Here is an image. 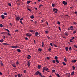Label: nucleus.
Instances as JSON below:
<instances>
[{
	"instance_id": "obj_54",
	"label": "nucleus",
	"mask_w": 77,
	"mask_h": 77,
	"mask_svg": "<svg viewBox=\"0 0 77 77\" xmlns=\"http://www.w3.org/2000/svg\"><path fill=\"white\" fill-rule=\"evenodd\" d=\"M42 45H44V42H43L42 43Z\"/></svg>"
},
{
	"instance_id": "obj_39",
	"label": "nucleus",
	"mask_w": 77,
	"mask_h": 77,
	"mask_svg": "<svg viewBox=\"0 0 77 77\" xmlns=\"http://www.w3.org/2000/svg\"><path fill=\"white\" fill-rule=\"evenodd\" d=\"M38 74H39V75H40L41 76H42V74H41V73L39 72Z\"/></svg>"
},
{
	"instance_id": "obj_23",
	"label": "nucleus",
	"mask_w": 77,
	"mask_h": 77,
	"mask_svg": "<svg viewBox=\"0 0 77 77\" xmlns=\"http://www.w3.org/2000/svg\"><path fill=\"white\" fill-rule=\"evenodd\" d=\"M64 60L65 62H67V60H66V58H64Z\"/></svg>"
},
{
	"instance_id": "obj_1",
	"label": "nucleus",
	"mask_w": 77,
	"mask_h": 77,
	"mask_svg": "<svg viewBox=\"0 0 77 77\" xmlns=\"http://www.w3.org/2000/svg\"><path fill=\"white\" fill-rule=\"evenodd\" d=\"M20 18H21V17L19 16L17 17H16V21H19V20H20Z\"/></svg>"
},
{
	"instance_id": "obj_3",
	"label": "nucleus",
	"mask_w": 77,
	"mask_h": 77,
	"mask_svg": "<svg viewBox=\"0 0 77 77\" xmlns=\"http://www.w3.org/2000/svg\"><path fill=\"white\" fill-rule=\"evenodd\" d=\"M58 10H57V9H56V8H54L53 9V11L55 13H57V11Z\"/></svg>"
},
{
	"instance_id": "obj_31",
	"label": "nucleus",
	"mask_w": 77,
	"mask_h": 77,
	"mask_svg": "<svg viewBox=\"0 0 77 77\" xmlns=\"http://www.w3.org/2000/svg\"><path fill=\"white\" fill-rule=\"evenodd\" d=\"M43 5H40L39 6V8H40L41 6H43Z\"/></svg>"
},
{
	"instance_id": "obj_41",
	"label": "nucleus",
	"mask_w": 77,
	"mask_h": 77,
	"mask_svg": "<svg viewBox=\"0 0 77 77\" xmlns=\"http://www.w3.org/2000/svg\"><path fill=\"white\" fill-rule=\"evenodd\" d=\"M57 24H58L59 25V24H60V22L59 21H58L57 22Z\"/></svg>"
},
{
	"instance_id": "obj_14",
	"label": "nucleus",
	"mask_w": 77,
	"mask_h": 77,
	"mask_svg": "<svg viewBox=\"0 0 77 77\" xmlns=\"http://www.w3.org/2000/svg\"><path fill=\"white\" fill-rule=\"evenodd\" d=\"M39 35V33H38V32H36L35 33V36H38Z\"/></svg>"
},
{
	"instance_id": "obj_18",
	"label": "nucleus",
	"mask_w": 77,
	"mask_h": 77,
	"mask_svg": "<svg viewBox=\"0 0 77 77\" xmlns=\"http://www.w3.org/2000/svg\"><path fill=\"white\" fill-rule=\"evenodd\" d=\"M74 71H73L71 73V75H74Z\"/></svg>"
},
{
	"instance_id": "obj_62",
	"label": "nucleus",
	"mask_w": 77,
	"mask_h": 77,
	"mask_svg": "<svg viewBox=\"0 0 77 77\" xmlns=\"http://www.w3.org/2000/svg\"><path fill=\"white\" fill-rule=\"evenodd\" d=\"M23 20V18H21V19H20V20L21 21V20Z\"/></svg>"
},
{
	"instance_id": "obj_60",
	"label": "nucleus",
	"mask_w": 77,
	"mask_h": 77,
	"mask_svg": "<svg viewBox=\"0 0 77 77\" xmlns=\"http://www.w3.org/2000/svg\"><path fill=\"white\" fill-rule=\"evenodd\" d=\"M71 47H70L69 48V50H71Z\"/></svg>"
},
{
	"instance_id": "obj_37",
	"label": "nucleus",
	"mask_w": 77,
	"mask_h": 77,
	"mask_svg": "<svg viewBox=\"0 0 77 77\" xmlns=\"http://www.w3.org/2000/svg\"><path fill=\"white\" fill-rule=\"evenodd\" d=\"M63 64L64 65H66V63H65V62H63Z\"/></svg>"
},
{
	"instance_id": "obj_32",
	"label": "nucleus",
	"mask_w": 77,
	"mask_h": 77,
	"mask_svg": "<svg viewBox=\"0 0 77 77\" xmlns=\"http://www.w3.org/2000/svg\"><path fill=\"white\" fill-rule=\"evenodd\" d=\"M75 33H76V30L74 31L73 32V33H74V34H75Z\"/></svg>"
},
{
	"instance_id": "obj_28",
	"label": "nucleus",
	"mask_w": 77,
	"mask_h": 77,
	"mask_svg": "<svg viewBox=\"0 0 77 77\" xmlns=\"http://www.w3.org/2000/svg\"><path fill=\"white\" fill-rule=\"evenodd\" d=\"M18 77H21V75L20 74H18L17 75Z\"/></svg>"
},
{
	"instance_id": "obj_9",
	"label": "nucleus",
	"mask_w": 77,
	"mask_h": 77,
	"mask_svg": "<svg viewBox=\"0 0 77 77\" xmlns=\"http://www.w3.org/2000/svg\"><path fill=\"white\" fill-rule=\"evenodd\" d=\"M55 74H56V75L58 77H61L60 76V75H59V73H55Z\"/></svg>"
},
{
	"instance_id": "obj_43",
	"label": "nucleus",
	"mask_w": 77,
	"mask_h": 77,
	"mask_svg": "<svg viewBox=\"0 0 77 77\" xmlns=\"http://www.w3.org/2000/svg\"><path fill=\"white\" fill-rule=\"evenodd\" d=\"M3 44V45H7V43H4Z\"/></svg>"
},
{
	"instance_id": "obj_51",
	"label": "nucleus",
	"mask_w": 77,
	"mask_h": 77,
	"mask_svg": "<svg viewBox=\"0 0 77 77\" xmlns=\"http://www.w3.org/2000/svg\"><path fill=\"white\" fill-rule=\"evenodd\" d=\"M18 30L17 29H16L15 30V32H18Z\"/></svg>"
},
{
	"instance_id": "obj_53",
	"label": "nucleus",
	"mask_w": 77,
	"mask_h": 77,
	"mask_svg": "<svg viewBox=\"0 0 77 77\" xmlns=\"http://www.w3.org/2000/svg\"><path fill=\"white\" fill-rule=\"evenodd\" d=\"M74 47H75V48H77V46H76V45H74Z\"/></svg>"
},
{
	"instance_id": "obj_16",
	"label": "nucleus",
	"mask_w": 77,
	"mask_h": 77,
	"mask_svg": "<svg viewBox=\"0 0 77 77\" xmlns=\"http://www.w3.org/2000/svg\"><path fill=\"white\" fill-rule=\"evenodd\" d=\"M38 69H40L41 68V65H38Z\"/></svg>"
},
{
	"instance_id": "obj_55",
	"label": "nucleus",
	"mask_w": 77,
	"mask_h": 77,
	"mask_svg": "<svg viewBox=\"0 0 77 77\" xmlns=\"http://www.w3.org/2000/svg\"><path fill=\"white\" fill-rule=\"evenodd\" d=\"M25 39H26V40H28V38L26 37L25 38Z\"/></svg>"
},
{
	"instance_id": "obj_2",
	"label": "nucleus",
	"mask_w": 77,
	"mask_h": 77,
	"mask_svg": "<svg viewBox=\"0 0 77 77\" xmlns=\"http://www.w3.org/2000/svg\"><path fill=\"white\" fill-rule=\"evenodd\" d=\"M58 58V57L57 56H55V59L56 60V61L57 63H59V60H57V59Z\"/></svg>"
},
{
	"instance_id": "obj_20",
	"label": "nucleus",
	"mask_w": 77,
	"mask_h": 77,
	"mask_svg": "<svg viewBox=\"0 0 77 77\" xmlns=\"http://www.w3.org/2000/svg\"><path fill=\"white\" fill-rule=\"evenodd\" d=\"M17 50L18 52H21V50L20 49H18Z\"/></svg>"
},
{
	"instance_id": "obj_61",
	"label": "nucleus",
	"mask_w": 77,
	"mask_h": 77,
	"mask_svg": "<svg viewBox=\"0 0 77 77\" xmlns=\"http://www.w3.org/2000/svg\"><path fill=\"white\" fill-rule=\"evenodd\" d=\"M29 31L31 32H33V30H29Z\"/></svg>"
},
{
	"instance_id": "obj_45",
	"label": "nucleus",
	"mask_w": 77,
	"mask_h": 77,
	"mask_svg": "<svg viewBox=\"0 0 77 77\" xmlns=\"http://www.w3.org/2000/svg\"><path fill=\"white\" fill-rule=\"evenodd\" d=\"M50 45H51V47H52V46H53V44L51 43H50Z\"/></svg>"
},
{
	"instance_id": "obj_35",
	"label": "nucleus",
	"mask_w": 77,
	"mask_h": 77,
	"mask_svg": "<svg viewBox=\"0 0 77 77\" xmlns=\"http://www.w3.org/2000/svg\"><path fill=\"white\" fill-rule=\"evenodd\" d=\"M52 6L53 8H54V4H52Z\"/></svg>"
},
{
	"instance_id": "obj_30",
	"label": "nucleus",
	"mask_w": 77,
	"mask_h": 77,
	"mask_svg": "<svg viewBox=\"0 0 77 77\" xmlns=\"http://www.w3.org/2000/svg\"><path fill=\"white\" fill-rule=\"evenodd\" d=\"M77 24V23L75 22H73V25H76Z\"/></svg>"
},
{
	"instance_id": "obj_40",
	"label": "nucleus",
	"mask_w": 77,
	"mask_h": 77,
	"mask_svg": "<svg viewBox=\"0 0 77 77\" xmlns=\"http://www.w3.org/2000/svg\"><path fill=\"white\" fill-rule=\"evenodd\" d=\"M4 15H7V13H4Z\"/></svg>"
},
{
	"instance_id": "obj_64",
	"label": "nucleus",
	"mask_w": 77,
	"mask_h": 77,
	"mask_svg": "<svg viewBox=\"0 0 77 77\" xmlns=\"http://www.w3.org/2000/svg\"><path fill=\"white\" fill-rule=\"evenodd\" d=\"M42 77H45V76L44 75L42 76Z\"/></svg>"
},
{
	"instance_id": "obj_44",
	"label": "nucleus",
	"mask_w": 77,
	"mask_h": 77,
	"mask_svg": "<svg viewBox=\"0 0 77 77\" xmlns=\"http://www.w3.org/2000/svg\"><path fill=\"white\" fill-rule=\"evenodd\" d=\"M8 36H11V34H10L9 33H8Z\"/></svg>"
},
{
	"instance_id": "obj_11",
	"label": "nucleus",
	"mask_w": 77,
	"mask_h": 77,
	"mask_svg": "<svg viewBox=\"0 0 77 77\" xmlns=\"http://www.w3.org/2000/svg\"><path fill=\"white\" fill-rule=\"evenodd\" d=\"M30 57H31V56H30V55H28V57H27V59H29L30 58Z\"/></svg>"
},
{
	"instance_id": "obj_27",
	"label": "nucleus",
	"mask_w": 77,
	"mask_h": 77,
	"mask_svg": "<svg viewBox=\"0 0 77 77\" xmlns=\"http://www.w3.org/2000/svg\"><path fill=\"white\" fill-rule=\"evenodd\" d=\"M72 68H73V69L74 70L75 69V67L74 66H72Z\"/></svg>"
},
{
	"instance_id": "obj_48",
	"label": "nucleus",
	"mask_w": 77,
	"mask_h": 77,
	"mask_svg": "<svg viewBox=\"0 0 77 77\" xmlns=\"http://www.w3.org/2000/svg\"><path fill=\"white\" fill-rule=\"evenodd\" d=\"M65 35H66V36H68V33L66 32L65 33Z\"/></svg>"
},
{
	"instance_id": "obj_56",
	"label": "nucleus",
	"mask_w": 77,
	"mask_h": 77,
	"mask_svg": "<svg viewBox=\"0 0 77 77\" xmlns=\"http://www.w3.org/2000/svg\"><path fill=\"white\" fill-rule=\"evenodd\" d=\"M73 27V26H71L70 27V29H72V28Z\"/></svg>"
},
{
	"instance_id": "obj_50",
	"label": "nucleus",
	"mask_w": 77,
	"mask_h": 77,
	"mask_svg": "<svg viewBox=\"0 0 77 77\" xmlns=\"http://www.w3.org/2000/svg\"><path fill=\"white\" fill-rule=\"evenodd\" d=\"M23 72H24V73H26V70H24L23 71Z\"/></svg>"
},
{
	"instance_id": "obj_52",
	"label": "nucleus",
	"mask_w": 77,
	"mask_h": 77,
	"mask_svg": "<svg viewBox=\"0 0 77 77\" xmlns=\"http://www.w3.org/2000/svg\"><path fill=\"white\" fill-rule=\"evenodd\" d=\"M20 23H21V24H23V23H22V21L21 20H20Z\"/></svg>"
},
{
	"instance_id": "obj_46",
	"label": "nucleus",
	"mask_w": 77,
	"mask_h": 77,
	"mask_svg": "<svg viewBox=\"0 0 77 77\" xmlns=\"http://www.w3.org/2000/svg\"><path fill=\"white\" fill-rule=\"evenodd\" d=\"M16 64H17V65H18V64H19V63L18 62V61L17 62Z\"/></svg>"
},
{
	"instance_id": "obj_33",
	"label": "nucleus",
	"mask_w": 77,
	"mask_h": 77,
	"mask_svg": "<svg viewBox=\"0 0 77 77\" xmlns=\"http://www.w3.org/2000/svg\"><path fill=\"white\" fill-rule=\"evenodd\" d=\"M45 32L46 33H48V31H46Z\"/></svg>"
},
{
	"instance_id": "obj_17",
	"label": "nucleus",
	"mask_w": 77,
	"mask_h": 77,
	"mask_svg": "<svg viewBox=\"0 0 77 77\" xmlns=\"http://www.w3.org/2000/svg\"><path fill=\"white\" fill-rule=\"evenodd\" d=\"M30 18H32V19H33V18H34V16L33 15H32L30 16Z\"/></svg>"
},
{
	"instance_id": "obj_36",
	"label": "nucleus",
	"mask_w": 77,
	"mask_h": 77,
	"mask_svg": "<svg viewBox=\"0 0 77 77\" xmlns=\"http://www.w3.org/2000/svg\"><path fill=\"white\" fill-rule=\"evenodd\" d=\"M52 62H53L54 63H56V62L55 61V60H53L52 61Z\"/></svg>"
},
{
	"instance_id": "obj_13",
	"label": "nucleus",
	"mask_w": 77,
	"mask_h": 77,
	"mask_svg": "<svg viewBox=\"0 0 77 77\" xmlns=\"http://www.w3.org/2000/svg\"><path fill=\"white\" fill-rule=\"evenodd\" d=\"M1 17L2 19H4L5 18V16H4L3 15H2L1 16Z\"/></svg>"
},
{
	"instance_id": "obj_47",
	"label": "nucleus",
	"mask_w": 77,
	"mask_h": 77,
	"mask_svg": "<svg viewBox=\"0 0 77 77\" xmlns=\"http://www.w3.org/2000/svg\"><path fill=\"white\" fill-rule=\"evenodd\" d=\"M48 50L49 51H51V48H49L48 49Z\"/></svg>"
},
{
	"instance_id": "obj_38",
	"label": "nucleus",
	"mask_w": 77,
	"mask_h": 77,
	"mask_svg": "<svg viewBox=\"0 0 77 77\" xmlns=\"http://www.w3.org/2000/svg\"><path fill=\"white\" fill-rule=\"evenodd\" d=\"M58 28L59 30H60V31H61V29H60V27L59 26Z\"/></svg>"
},
{
	"instance_id": "obj_15",
	"label": "nucleus",
	"mask_w": 77,
	"mask_h": 77,
	"mask_svg": "<svg viewBox=\"0 0 77 77\" xmlns=\"http://www.w3.org/2000/svg\"><path fill=\"white\" fill-rule=\"evenodd\" d=\"M4 41V40L3 39H2L0 40V42H3Z\"/></svg>"
},
{
	"instance_id": "obj_4",
	"label": "nucleus",
	"mask_w": 77,
	"mask_h": 77,
	"mask_svg": "<svg viewBox=\"0 0 77 77\" xmlns=\"http://www.w3.org/2000/svg\"><path fill=\"white\" fill-rule=\"evenodd\" d=\"M27 65L28 67H29L30 66V63L29 62V61H28L27 62Z\"/></svg>"
},
{
	"instance_id": "obj_19",
	"label": "nucleus",
	"mask_w": 77,
	"mask_h": 77,
	"mask_svg": "<svg viewBox=\"0 0 77 77\" xmlns=\"http://www.w3.org/2000/svg\"><path fill=\"white\" fill-rule=\"evenodd\" d=\"M69 48L67 47H66L65 49H66V51H68V50Z\"/></svg>"
},
{
	"instance_id": "obj_26",
	"label": "nucleus",
	"mask_w": 77,
	"mask_h": 77,
	"mask_svg": "<svg viewBox=\"0 0 77 77\" xmlns=\"http://www.w3.org/2000/svg\"><path fill=\"white\" fill-rule=\"evenodd\" d=\"M5 30H7V31L8 32V33H10V31H9V29H6Z\"/></svg>"
},
{
	"instance_id": "obj_57",
	"label": "nucleus",
	"mask_w": 77,
	"mask_h": 77,
	"mask_svg": "<svg viewBox=\"0 0 77 77\" xmlns=\"http://www.w3.org/2000/svg\"><path fill=\"white\" fill-rule=\"evenodd\" d=\"M48 37V39H49L50 38V37H49L48 36H47Z\"/></svg>"
},
{
	"instance_id": "obj_63",
	"label": "nucleus",
	"mask_w": 77,
	"mask_h": 77,
	"mask_svg": "<svg viewBox=\"0 0 77 77\" xmlns=\"http://www.w3.org/2000/svg\"><path fill=\"white\" fill-rule=\"evenodd\" d=\"M75 14H77V12H75Z\"/></svg>"
},
{
	"instance_id": "obj_6",
	"label": "nucleus",
	"mask_w": 77,
	"mask_h": 77,
	"mask_svg": "<svg viewBox=\"0 0 77 77\" xmlns=\"http://www.w3.org/2000/svg\"><path fill=\"white\" fill-rule=\"evenodd\" d=\"M63 5H67V2H65V1H63Z\"/></svg>"
},
{
	"instance_id": "obj_34",
	"label": "nucleus",
	"mask_w": 77,
	"mask_h": 77,
	"mask_svg": "<svg viewBox=\"0 0 77 77\" xmlns=\"http://www.w3.org/2000/svg\"><path fill=\"white\" fill-rule=\"evenodd\" d=\"M8 5L9 6H11V4L9 3L8 4Z\"/></svg>"
},
{
	"instance_id": "obj_22",
	"label": "nucleus",
	"mask_w": 77,
	"mask_h": 77,
	"mask_svg": "<svg viewBox=\"0 0 77 77\" xmlns=\"http://www.w3.org/2000/svg\"><path fill=\"white\" fill-rule=\"evenodd\" d=\"M38 51H42V49H41L39 48L38 49Z\"/></svg>"
},
{
	"instance_id": "obj_58",
	"label": "nucleus",
	"mask_w": 77,
	"mask_h": 77,
	"mask_svg": "<svg viewBox=\"0 0 77 77\" xmlns=\"http://www.w3.org/2000/svg\"><path fill=\"white\" fill-rule=\"evenodd\" d=\"M34 8L35 9V11H37V9H37V8Z\"/></svg>"
},
{
	"instance_id": "obj_49",
	"label": "nucleus",
	"mask_w": 77,
	"mask_h": 77,
	"mask_svg": "<svg viewBox=\"0 0 77 77\" xmlns=\"http://www.w3.org/2000/svg\"><path fill=\"white\" fill-rule=\"evenodd\" d=\"M0 27H3V25H2V24H0Z\"/></svg>"
},
{
	"instance_id": "obj_8",
	"label": "nucleus",
	"mask_w": 77,
	"mask_h": 77,
	"mask_svg": "<svg viewBox=\"0 0 77 77\" xmlns=\"http://www.w3.org/2000/svg\"><path fill=\"white\" fill-rule=\"evenodd\" d=\"M10 47H11V48H17V46H11Z\"/></svg>"
},
{
	"instance_id": "obj_24",
	"label": "nucleus",
	"mask_w": 77,
	"mask_h": 77,
	"mask_svg": "<svg viewBox=\"0 0 77 77\" xmlns=\"http://www.w3.org/2000/svg\"><path fill=\"white\" fill-rule=\"evenodd\" d=\"M12 66H13V67H14V68H16V65H14V64H12Z\"/></svg>"
},
{
	"instance_id": "obj_21",
	"label": "nucleus",
	"mask_w": 77,
	"mask_h": 77,
	"mask_svg": "<svg viewBox=\"0 0 77 77\" xmlns=\"http://www.w3.org/2000/svg\"><path fill=\"white\" fill-rule=\"evenodd\" d=\"M27 10H28V11H29V12H32V10H31V9H30L29 8H27Z\"/></svg>"
},
{
	"instance_id": "obj_5",
	"label": "nucleus",
	"mask_w": 77,
	"mask_h": 77,
	"mask_svg": "<svg viewBox=\"0 0 77 77\" xmlns=\"http://www.w3.org/2000/svg\"><path fill=\"white\" fill-rule=\"evenodd\" d=\"M26 36H29V37H30V36H32V34L27 33L26 34Z\"/></svg>"
},
{
	"instance_id": "obj_12",
	"label": "nucleus",
	"mask_w": 77,
	"mask_h": 77,
	"mask_svg": "<svg viewBox=\"0 0 77 77\" xmlns=\"http://www.w3.org/2000/svg\"><path fill=\"white\" fill-rule=\"evenodd\" d=\"M76 61H77V60H72V63H75V62Z\"/></svg>"
},
{
	"instance_id": "obj_25",
	"label": "nucleus",
	"mask_w": 77,
	"mask_h": 77,
	"mask_svg": "<svg viewBox=\"0 0 77 77\" xmlns=\"http://www.w3.org/2000/svg\"><path fill=\"white\" fill-rule=\"evenodd\" d=\"M3 63H2V61H1V66H3Z\"/></svg>"
},
{
	"instance_id": "obj_29",
	"label": "nucleus",
	"mask_w": 77,
	"mask_h": 77,
	"mask_svg": "<svg viewBox=\"0 0 77 77\" xmlns=\"http://www.w3.org/2000/svg\"><path fill=\"white\" fill-rule=\"evenodd\" d=\"M56 72V70L54 69H53L52 70V72Z\"/></svg>"
},
{
	"instance_id": "obj_59",
	"label": "nucleus",
	"mask_w": 77,
	"mask_h": 77,
	"mask_svg": "<svg viewBox=\"0 0 77 77\" xmlns=\"http://www.w3.org/2000/svg\"><path fill=\"white\" fill-rule=\"evenodd\" d=\"M54 46L55 47H57V46H56V45L54 44Z\"/></svg>"
},
{
	"instance_id": "obj_10",
	"label": "nucleus",
	"mask_w": 77,
	"mask_h": 77,
	"mask_svg": "<svg viewBox=\"0 0 77 77\" xmlns=\"http://www.w3.org/2000/svg\"><path fill=\"white\" fill-rule=\"evenodd\" d=\"M39 72L38 71H37V72L35 73V75H38V74H39Z\"/></svg>"
},
{
	"instance_id": "obj_7",
	"label": "nucleus",
	"mask_w": 77,
	"mask_h": 77,
	"mask_svg": "<svg viewBox=\"0 0 77 77\" xmlns=\"http://www.w3.org/2000/svg\"><path fill=\"white\" fill-rule=\"evenodd\" d=\"M43 69L45 70V71H48V68L47 67L43 68Z\"/></svg>"
},
{
	"instance_id": "obj_42",
	"label": "nucleus",
	"mask_w": 77,
	"mask_h": 77,
	"mask_svg": "<svg viewBox=\"0 0 77 77\" xmlns=\"http://www.w3.org/2000/svg\"><path fill=\"white\" fill-rule=\"evenodd\" d=\"M30 3V1H28L27 2L28 4H29V3Z\"/></svg>"
}]
</instances>
